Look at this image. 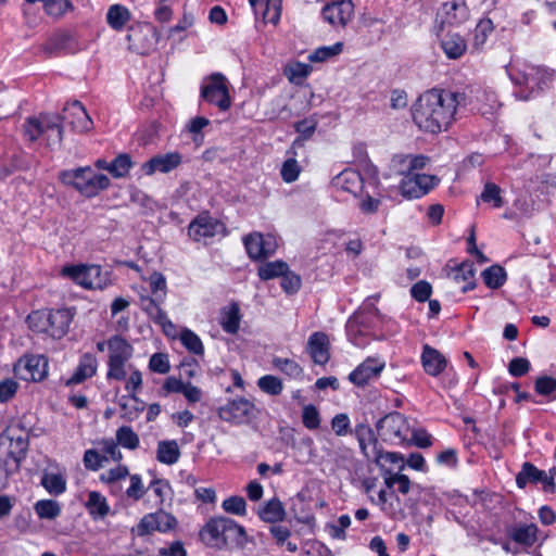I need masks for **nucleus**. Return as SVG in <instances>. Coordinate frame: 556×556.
Segmentation results:
<instances>
[{"mask_svg":"<svg viewBox=\"0 0 556 556\" xmlns=\"http://www.w3.org/2000/svg\"><path fill=\"white\" fill-rule=\"evenodd\" d=\"M98 361L91 353H85L74 370L72 377L67 380V384H78L86 379L93 377L97 372Z\"/></svg>","mask_w":556,"mask_h":556,"instance_id":"25","label":"nucleus"},{"mask_svg":"<svg viewBox=\"0 0 556 556\" xmlns=\"http://www.w3.org/2000/svg\"><path fill=\"white\" fill-rule=\"evenodd\" d=\"M227 517L211 518L200 531L201 541L208 547L222 549L223 539L226 538Z\"/></svg>","mask_w":556,"mask_h":556,"instance_id":"18","label":"nucleus"},{"mask_svg":"<svg viewBox=\"0 0 556 556\" xmlns=\"http://www.w3.org/2000/svg\"><path fill=\"white\" fill-rule=\"evenodd\" d=\"M506 68L511 81L516 86L526 88V90H520L515 93L517 99L522 101L529 100L534 91L542 90L553 78V74L542 66L523 64L518 68Z\"/></svg>","mask_w":556,"mask_h":556,"instance_id":"3","label":"nucleus"},{"mask_svg":"<svg viewBox=\"0 0 556 556\" xmlns=\"http://www.w3.org/2000/svg\"><path fill=\"white\" fill-rule=\"evenodd\" d=\"M506 271L500 265H492L482 271V279L484 283L491 289L502 287L506 281Z\"/></svg>","mask_w":556,"mask_h":556,"instance_id":"48","label":"nucleus"},{"mask_svg":"<svg viewBox=\"0 0 556 556\" xmlns=\"http://www.w3.org/2000/svg\"><path fill=\"white\" fill-rule=\"evenodd\" d=\"M255 14H258L262 9V17L265 23L277 24L281 14V2L282 0H267L263 4V0H249Z\"/></svg>","mask_w":556,"mask_h":556,"instance_id":"32","label":"nucleus"},{"mask_svg":"<svg viewBox=\"0 0 556 556\" xmlns=\"http://www.w3.org/2000/svg\"><path fill=\"white\" fill-rule=\"evenodd\" d=\"M258 517L268 523L282 521L286 517L283 504L278 498L269 500L260 508Z\"/></svg>","mask_w":556,"mask_h":556,"instance_id":"38","label":"nucleus"},{"mask_svg":"<svg viewBox=\"0 0 556 556\" xmlns=\"http://www.w3.org/2000/svg\"><path fill=\"white\" fill-rule=\"evenodd\" d=\"M421 364L428 375L437 377L445 369L447 361L437 349L425 345L421 354Z\"/></svg>","mask_w":556,"mask_h":556,"instance_id":"24","label":"nucleus"},{"mask_svg":"<svg viewBox=\"0 0 556 556\" xmlns=\"http://www.w3.org/2000/svg\"><path fill=\"white\" fill-rule=\"evenodd\" d=\"M321 13L332 26H345L354 15V4L351 0H340L325 5Z\"/></svg>","mask_w":556,"mask_h":556,"instance_id":"20","label":"nucleus"},{"mask_svg":"<svg viewBox=\"0 0 556 556\" xmlns=\"http://www.w3.org/2000/svg\"><path fill=\"white\" fill-rule=\"evenodd\" d=\"M316 127L317 122L312 118H305L295 123L294 128L300 136L293 141L291 148L294 149L295 147L303 146V142L314 135Z\"/></svg>","mask_w":556,"mask_h":556,"instance_id":"51","label":"nucleus"},{"mask_svg":"<svg viewBox=\"0 0 556 556\" xmlns=\"http://www.w3.org/2000/svg\"><path fill=\"white\" fill-rule=\"evenodd\" d=\"M28 443L18 437L10 440L9 451L5 456H0V479L7 481L8 478L20 469L21 462L26 456Z\"/></svg>","mask_w":556,"mask_h":556,"instance_id":"9","label":"nucleus"},{"mask_svg":"<svg viewBox=\"0 0 556 556\" xmlns=\"http://www.w3.org/2000/svg\"><path fill=\"white\" fill-rule=\"evenodd\" d=\"M62 119L76 132H88L93 127L91 117L79 101H74L64 108Z\"/></svg>","mask_w":556,"mask_h":556,"instance_id":"17","label":"nucleus"},{"mask_svg":"<svg viewBox=\"0 0 556 556\" xmlns=\"http://www.w3.org/2000/svg\"><path fill=\"white\" fill-rule=\"evenodd\" d=\"M273 365L290 378L298 379L303 376V368L294 359L275 357Z\"/></svg>","mask_w":556,"mask_h":556,"instance_id":"57","label":"nucleus"},{"mask_svg":"<svg viewBox=\"0 0 556 556\" xmlns=\"http://www.w3.org/2000/svg\"><path fill=\"white\" fill-rule=\"evenodd\" d=\"M45 115L27 118L24 124V134L29 141H35L42 136L45 131Z\"/></svg>","mask_w":556,"mask_h":556,"instance_id":"61","label":"nucleus"},{"mask_svg":"<svg viewBox=\"0 0 556 556\" xmlns=\"http://www.w3.org/2000/svg\"><path fill=\"white\" fill-rule=\"evenodd\" d=\"M59 180L86 198H93L111 186L106 175L96 173L90 166L62 170Z\"/></svg>","mask_w":556,"mask_h":556,"instance_id":"2","label":"nucleus"},{"mask_svg":"<svg viewBox=\"0 0 556 556\" xmlns=\"http://www.w3.org/2000/svg\"><path fill=\"white\" fill-rule=\"evenodd\" d=\"M225 231L223 223L206 214L199 215L188 227V236L197 242H204L217 235H224Z\"/></svg>","mask_w":556,"mask_h":556,"instance_id":"10","label":"nucleus"},{"mask_svg":"<svg viewBox=\"0 0 556 556\" xmlns=\"http://www.w3.org/2000/svg\"><path fill=\"white\" fill-rule=\"evenodd\" d=\"M359 321L349 319L346 323V336L349 341L358 348H364L369 342V332L359 327Z\"/></svg>","mask_w":556,"mask_h":556,"instance_id":"45","label":"nucleus"},{"mask_svg":"<svg viewBox=\"0 0 556 556\" xmlns=\"http://www.w3.org/2000/svg\"><path fill=\"white\" fill-rule=\"evenodd\" d=\"M288 269V264L283 261H275L263 264L258 267V277L262 280H269L281 277Z\"/></svg>","mask_w":556,"mask_h":556,"instance_id":"53","label":"nucleus"},{"mask_svg":"<svg viewBox=\"0 0 556 556\" xmlns=\"http://www.w3.org/2000/svg\"><path fill=\"white\" fill-rule=\"evenodd\" d=\"M34 509L41 519H55L61 514V505L53 500H40L34 505Z\"/></svg>","mask_w":556,"mask_h":556,"instance_id":"50","label":"nucleus"},{"mask_svg":"<svg viewBox=\"0 0 556 556\" xmlns=\"http://www.w3.org/2000/svg\"><path fill=\"white\" fill-rule=\"evenodd\" d=\"M332 185L343 191L357 194L363 188V177L358 172L345 168L333 177Z\"/></svg>","mask_w":556,"mask_h":556,"instance_id":"26","label":"nucleus"},{"mask_svg":"<svg viewBox=\"0 0 556 556\" xmlns=\"http://www.w3.org/2000/svg\"><path fill=\"white\" fill-rule=\"evenodd\" d=\"M441 47L448 59H458L467 50V43L459 34L447 33L441 40Z\"/></svg>","mask_w":556,"mask_h":556,"instance_id":"36","label":"nucleus"},{"mask_svg":"<svg viewBox=\"0 0 556 556\" xmlns=\"http://www.w3.org/2000/svg\"><path fill=\"white\" fill-rule=\"evenodd\" d=\"M241 315L238 303L232 302L220 309L219 324L229 334H236L240 328Z\"/></svg>","mask_w":556,"mask_h":556,"instance_id":"30","label":"nucleus"},{"mask_svg":"<svg viewBox=\"0 0 556 556\" xmlns=\"http://www.w3.org/2000/svg\"><path fill=\"white\" fill-rule=\"evenodd\" d=\"M48 311H35L27 317L28 326L31 330L49 336Z\"/></svg>","mask_w":556,"mask_h":556,"instance_id":"60","label":"nucleus"},{"mask_svg":"<svg viewBox=\"0 0 556 556\" xmlns=\"http://www.w3.org/2000/svg\"><path fill=\"white\" fill-rule=\"evenodd\" d=\"M429 157L425 155L399 154L393 157V163L399 166V173L406 175H415L417 169H422L428 163Z\"/></svg>","mask_w":556,"mask_h":556,"instance_id":"31","label":"nucleus"},{"mask_svg":"<svg viewBox=\"0 0 556 556\" xmlns=\"http://www.w3.org/2000/svg\"><path fill=\"white\" fill-rule=\"evenodd\" d=\"M464 99V94L458 92L435 88L428 90L414 103L413 121L426 132L445 131L454 122L457 106Z\"/></svg>","mask_w":556,"mask_h":556,"instance_id":"1","label":"nucleus"},{"mask_svg":"<svg viewBox=\"0 0 556 556\" xmlns=\"http://www.w3.org/2000/svg\"><path fill=\"white\" fill-rule=\"evenodd\" d=\"M384 367L383 359L367 357L349 375V380L357 387H365L370 381L378 379Z\"/></svg>","mask_w":556,"mask_h":556,"instance_id":"16","label":"nucleus"},{"mask_svg":"<svg viewBox=\"0 0 556 556\" xmlns=\"http://www.w3.org/2000/svg\"><path fill=\"white\" fill-rule=\"evenodd\" d=\"M62 275L85 289H103L109 285V274L100 265H72L62 268Z\"/></svg>","mask_w":556,"mask_h":556,"instance_id":"5","label":"nucleus"},{"mask_svg":"<svg viewBox=\"0 0 556 556\" xmlns=\"http://www.w3.org/2000/svg\"><path fill=\"white\" fill-rule=\"evenodd\" d=\"M356 435L359 447L368 460H374L377 455L380 444L369 426L361 425L356 428Z\"/></svg>","mask_w":556,"mask_h":556,"instance_id":"27","label":"nucleus"},{"mask_svg":"<svg viewBox=\"0 0 556 556\" xmlns=\"http://www.w3.org/2000/svg\"><path fill=\"white\" fill-rule=\"evenodd\" d=\"M75 312L71 308H59L48 311L49 336L53 339L63 338L70 328Z\"/></svg>","mask_w":556,"mask_h":556,"instance_id":"21","label":"nucleus"},{"mask_svg":"<svg viewBox=\"0 0 556 556\" xmlns=\"http://www.w3.org/2000/svg\"><path fill=\"white\" fill-rule=\"evenodd\" d=\"M128 50L137 54L147 55L153 51L159 41L156 29L151 25L131 26L127 37Z\"/></svg>","mask_w":556,"mask_h":556,"instance_id":"6","label":"nucleus"},{"mask_svg":"<svg viewBox=\"0 0 556 556\" xmlns=\"http://www.w3.org/2000/svg\"><path fill=\"white\" fill-rule=\"evenodd\" d=\"M307 351L314 363L324 365L330 358L329 339L325 332H314L307 341Z\"/></svg>","mask_w":556,"mask_h":556,"instance_id":"22","label":"nucleus"},{"mask_svg":"<svg viewBox=\"0 0 556 556\" xmlns=\"http://www.w3.org/2000/svg\"><path fill=\"white\" fill-rule=\"evenodd\" d=\"M177 525L176 518L166 513L162 507L155 513L148 514L142 517L137 526L138 535L143 536L154 531L167 532L173 530Z\"/></svg>","mask_w":556,"mask_h":556,"instance_id":"15","label":"nucleus"},{"mask_svg":"<svg viewBox=\"0 0 556 556\" xmlns=\"http://www.w3.org/2000/svg\"><path fill=\"white\" fill-rule=\"evenodd\" d=\"M444 14L443 23L460 25L469 17V9L464 1H450L442 5Z\"/></svg>","mask_w":556,"mask_h":556,"instance_id":"29","label":"nucleus"},{"mask_svg":"<svg viewBox=\"0 0 556 556\" xmlns=\"http://www.w3.org/2000/svg\"><path fill=\"white\" fill-rule=\"evenodd\" d=\"M77 49L78 46L74 36L67 31H58L53 34L45 46V50L50 53L61 50L74 52Z\"/></svg>","mask_w":556,"mask_h":556,"instance_id":"33","label":"nucleus"},{"mask_svg":"<svg viewBox=\"0 0 556 556\" xmlns=\"http://www.w3.org/2000/svg\"><path fill=\"white\" fill-rule=\"evenodd\" d=\"M148 490L154 495V504L159 508L163 507L164 502L172 496V486L164 479H154L151 481Z\"/></svg>","mask_w":556,"mask_h":556,"instance_id":"46","label":"nucleus"},{"mask_svg":"<svg viewBox=\"0 0 556 556\" xmlns=\"http://www.w3.org/2000/svg\"><path fill=\"white\" fill-rule=\"evenodd\" d=\"M507 533L511 540L525 546H532L538 541V527L534 523L516 526Z\"/></svg>","mask_w":556,"mask_h":556,"instance_id":"37","label":"nucleus"},{"mask_svg":"<svg viewBox=\"0 0 556 556\" xmlns=\"http://www.w3.org/2000/svg\"><path fill=\"white\" fill-rule=\"evenodd\" d=\"M287 153L290 154L291 156L288 157L282 163L281 168H280V176L285 182L291 184V182H294L299 178V176L302 172V167L300 166L298 161L294 159V155L296 154L294 149L291 148Z\"/></svg>","mask_w":556,"mask_h":556,"instance_id":"44","label":"nucleus"},{"mask_svg":"<svg viewBox=\"0 0 556 556\" xmlns=\"http://www.w3.org/2000/svg\"><path fill=\"white\" fill-rule=\"evenodd\" d=\"M494 25L490 18H482L475 28L473 45L479 48L482 47L489 36L493 33Z\"/></svg>","mask_w":556,"mask_h":556,"instance_id":"62","label":"nucleus"},{"mask_svg":"<svg viewBox=\"0 0 556 556\" xmlns=\"http://www.w3.org/2000/svg\"><path fill=\"white\" fill-rule=\"evenodd\" d=\"M108 363H127L132 355V346L121 336H114L108 341Z\"/></svg>","mask_w":556,"mask_h":556,"instance_id":"28","label":"nucleus"},{"mask_svg":"<svg viewBox=\"0 0 556 556\" xmlns=\"http://www.w3.org/2000/svg\"><path fill=\"white\" fill-rule=\"evenodd\" d=\"M438 182L439 179L431 175H406L400 185L401 193L407 199H418L427 194Z\"/></svg>","mask_w":556,"mask_h":556,"instance_id":"14","label":"nucleus"},{"mask_svg":"<svg viewBox=\"0 0 556 556\" xmlns=\"http://www.w3.org/2000/svg\"><path fill=\"white\" fill-rule=\"evenodd\" d=\"M255 406L247 399H237L219 407L218 416L227 422L241 425L249 422L254 416Z\"/></svg>","mask_w":556,"mask_h":556,"instance_id":"12","label":"nucleus"},{"mask_svg":"<svg viewBox=\"0 0 556 556\" xmlns=\"http://www.w3.org/2000/svg\"><path fill=\"white\" fill-rule=\"evenodd\" d=\"M41 484L52 495H60L66 490V480L60 473L46 472L41 478Z\"/></svg>","mask_w":556,"mask_h":556,"instance_id":"49","label":"nucleus"},{"mask_svg":"<svg viewBox=\"0 0 556 556\" xmlns=\"http://www.w3.org/2000/svg\"><path fill=\"white\" fill-rule=\"evenodd\" d=\"M257 386L263 392L269 395H279L283 390L282 381L271 375L261 377L257 381Z\"/></svg>","mask_w":556,"mask_h":556,"instance_id":"64","label":"nucleus"},{"mask_svg":"<svg viewBox=\"0 0 556 556\" xmlns=\"http://www.w3.org/2000/svg\"><path fill=\"white\" fill-rule=\"evenodd\" d=\"M343 45L337 42L332 46H324L315 49L309 55L311 62H325L342 52Z\"/></svg>","mask_w":556,"mask_h":556,"instance_id":"58","label":"nucleus"},{"mask_svg":"<svg viewBox=\"0 0 556 556\" xmlns=\"http://www.w3.org/2000/svg\"><path fill=\"white\" fill-rule=\"evenodd\" d=\"M182 162V155L179 152H168L157 154L141 165V170L147 176H152L156 172L169 173L177 168Z\"/></svg>","mask_w":556,"mask_h":556,"instance_id":"19","label":"nucleus"},{"mask_svg":"<svg viewBox=\"0 0 556 556\" xmlns=\"http://www.w3.org/2000/svg\"><path fill=\"white\" fill-rule=\"evenodd\" d=\"M179 340L181 344L192 354L202 356L204 354V345L200 337L188 328L180 331Z\"/></svg>","mask_w":556,"mask_h":556,"instance_id":"47","label":"nucleus"},{"mask_svg":"<svg viewBox=\"0 0 556 556\" xmlns=\"http://www.w3.org/2000/svg\"><path fill=\"white\" fill-rule=\"evenodd\" d=\"M311 72L312 66L301 62L290 63L285 68V75L293 84H301V81L306 78Z\"/></svg>","mask_w":556,"mask_h":556,"instance_id":"56","label":"nucleus"},{"mask_svg":"<svg viewBox=\"0 0 556 556\" xmlns=\"http://www.w3.org/2000/svg\"><path fill=\"white\" fill-rule=\"evenodd\" d=\"M180 457V450L175 440L160 441L157 444L156 458L160 463L174 465Z\"/></svg>","mask_w":556,"mask_h":556,"instance_id":"39","label":"nucleus"},{"mask_svg":"<svg viewBox=\"0 0 556 556\" xmlns=\"http://www.w3.org/2000/svg\"><path fill=\"white\" fill-rule=\"evenodd\" d=\"M230 84L222 73H213L206 76L200 87V98L219 111L225 112L231 106L229 90Z\"/></svg>","mask_w":556,"mask_h":556,"instance_id":"4","label":"nucleus"},{"mask_svg":"<svg viewBox=\"0 0 556 556\" xmlns=\"http://www.w3.org/2000/svg\"><path fill=\"white\" fill-rule=\"evenodd\" d=\"M128 476V467L125 465H118L115 468H111L108 471L101 473L100 481L109 485L110 492H114V486H116V483Z\"/></svg>","mask_w":556,"mask_h":556,"instance_id":"54","label":"nucleus"},{"mask_svg":"<svg viewBox=\"0 0 556 556\" xmlns=\"http://www.w3.org/2000/svg\"><path fill=\"white\" fill-rule=\"evenodd\" d=\"M160 299L157 298H142L141 306L148 316L155 323H165L168 327H172V321L168 319L166 313L161 308L159 304Z\"/></svg>","mask_w":556,"mask_h":556,"instance_id":"42","label":"nucleus"},{"mask_svg":"<svg viewBox=\"0 0 556 556\" xmlns=\"http://www.w3.org/2000/svg\"><path fill=\"white\" fill-rule=\"evenodd\" d=\"M117 444L128 450H135L139 445L138 434L128 426H122L116 431Z\"/></svg>","mask_w":556,"mask_h":556,"instance_id":"59","label":"nucleus"},{"mask_svg":"<svg viewBox=\"0 0 556 556\" xmlns=\"http://www.w3.org/2000/svg\"><path fill=\"white\" fill-rule=\"evenodd\" d=\"M556 468L553 467L548 472L538 469L533 464L526 462L521 466V470L516 476V484L519 489H525L528 483L543 484L545 492L554 493Z\"/></svg>","mask_w":556,"mask_h":556,"instance_id":"7","label":"nucleus"},{"mask_svg":"<svg viewBox=\"0 0 556 556\" xmlns=\"http://www.w3.org/2000/svg\"><path fill=\"white\" fill-rule=\"evenodd\" d=\"M534 390L538 394L556 399V379L551 376H542L535 380Z\"/></svg>","mask_w":556,"mask_h":556,"instance_id":"63","label":"nucleus"},{"mask_svg":"<svg viewBox=\"0 0 556 556\" xmlns=\"http://www.w3.org/2000/svg\"><path fill=\"white\" fill-rule=\"evenodd\" d=\"M226 538L223 539L222 549H243L248 543L245 529L235 520L228 518Z\"/></svg>","mask_w":556,"mask_h":556,"instance_id":"23","label":"nucleus"},{"mask_svg":"<svg viewBox=\"0 0 556 556\" xmlns=\"http://www.w3.org/2000/svg\"><path fill=\"white\" fill-rule=\"evenodd\" d=\"M86 507L93 518H104L110 511L106 498L97 491L89 492Z\"/></svg>","mask_w":556,"mask_h":556,"instance_id":"43","label":"nucleus"},{"mask_svg":"<svg viewBox=\"0 0 556 556\" xmlns=\"http://www.w3.org/2000/svg\"><path fill=\"white\" fill-rule=\"evenodd\" d=\"M475 273L473 264L471 262H464L452 271L451 278L456 283L464 282L460 290L463 293H466L476 287Z\"/></svg>","mask_w":556,"mask_h":556,"instance_id":"35","label":"nucleus"},{"mask_svg":"<svg viewBox=\"0 0 556 556\" xmlns=\"http://www.w3.org/2000/svg\"><path fill=\"white\" fill-rule=\"evenodd\" d=\"M383 480L389 489H391L394 484H397V490L400 493L407 494L409 492L410 480L406 475L401 472H392V469H388L383 473Z\"/></svg>","mask_w":556,"mask_h":556,"instance_id":"55","label":"nucleus"},{"mask_svg":"<svg viewBox=\"0 0 556 556\" xmlns=\"http://www.w3.org/2000/svg\"><path fill=\"white\" fill-rule=\"evenodd\" d=\"M129 10L122 4H113L106 13L108 24L115 30H121L130 21Z\"/></svg>","mask_w":556,"mask_h":556,"instance_id":"41","label":"nucleus"},{"mask_svg":"<svg viewBox=\"0 0 556 556\" xmlns=\"http://www.w3.org/2000/svg\"><path fill=\"white\" fill-rule=\"evenodd\" d=\"M47 364L42 355L24 356L15 364L14 372L25 381H41L47 375Z\"/></svg>","mask_w":556,"mask_h":556,"instance_id":"13","label":"nucleus"},{"mask_svg":"<svg viewBox=\"0 0 556 556\" xmlns=\"http://www.w3.org/2000/svg\"><path fill=\"white\" fill-rule=\"evenodd\" d=\"M134 163L131 161V157L127 153L118 154L112 162H111V168L110 174L114 178H124L128 175L129 170L131 169Z\"/></svg>","mask_w":556,"mask_h":556,"instance_id":"52","label":"nucleus"},{"mask_svg":"<svg viewBox=\"0 0 556 556\" xmlns=\"http://www.w3.org/2000/svg\"><path fill=\"white\" fill-rule=\"evenodd\" d=\"M247 253L252 260H263L273 255L278 247L277 240L273 235H262L253 232L243 238Z\"/></svg>","mask_w":556,"mask_h":556,"instance_id":"11","label":"nucleus"},{"mask_svg":"<svg viewBox=\"0 0 556 556\" xmlns=\"http://www.w3.org/2000/svg\"><path fill=\"white\" fill-rule=\"evenodd\" d=\"M377 429L381 432L384 440L403 442L406 440L409 432V425L406 417L399 413L393 412L379 419Z\"/></svg>","mask_w":556,"mask_h":556,"instance_id":"8","label":"nucleus"},{"mask_svg":"<svg viewBox=\"0 0 556 556\" xmlns=\"http://www.w3.org/2000/svg\"><path fill=\"white\" fill-rule=\"evenodd\" d=\"M380 469L382 475L388 470L387 464H390L399 469V472L405 468L404 456L396 452H384L381 447L372 460ZM390 469L393 470L391 467Z\"/></svg>","mask_w":556,"mask_h":556,"instance_id":"40","label":"nucleus"},{"mask_svg":"<svg viewBox=\"0 0 556 556\" xmlns=\"http://www.w3.org/2000/svg\"><path fill=\"white\" fill-rule=\"evenodd\" d=\"M45 131L42 136L46 138L47 146H60L63 139V129L61 117L58 115L45 114Z\"/></svg>","mask_w":556,"mask_h":556,"instance_id":"34","label":"nucleus"}]
</instances>
